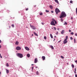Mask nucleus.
<instances>
[{"label":"nucleus","mask_w":77,"mask_h":77,"mask_svg":"<svg viewBox=\"0 0 77 77\" xmlns=\"http://www.w3.org/2000/svg\"><path fill=\"white\" fill-rule=\"evenodd\" d=\"M70 3H72V1H70Z\"/></svg>","instance_id":"35"},{"label":"nucleus","mask_w":77,"mask_h":77,"mask_svg":"<svg viewBox=\"0 0 77 77\" xmlns=\"http://www.w3.org/2000/svg\"><path fill=\"white\" fill-rule=\"evenodd\" d=\"M69 32H71V29H70L69 30Z\"/></svg>","instance_id":"45"},{"label":"nucleus","mask_w":77,"mask_h":77,"mask_svg":"<svg viewBox=\"0 0 77 77\" xmlns=\"http://www.w3.org/2000/svg\"><path fill=\"white\" fill-rule=\"evenodd\" d=\"M21 49V48L19 46H17L16 48V49L17 50H20Z\"/></svg>","instance_id":"6"},{"label":"nucleus","mask_w":77,"mask_h":77,"mask_svg":"<svg viewBox=\"0 0 77 77\" xmlns=\"http://www.w3.org/2000/svg\"><path fill=\"white\" fill-rule=\"evenodd\" d=\"M73 18L72 17H71V20H72Z\"/></svg>","instance_id":"46"},{"label":"nucleus","mask_w":77,"mask_h":77,"mask_svg":"<svg viewBox=\"0 0 77 77\" xmlns=\"http://www.w3.org/2000/svg\"><path fill=\"white\" fill-rule=\"evenodd\" d=\"M49 7H50V9H52L53 6H52V5H49Z\"/></svg>","instance_id":"14"},{"label":"nucleus","mask_w":77,"mask_h":77,"mask_svg":"<svg viewBox=\"0 0 77 77\" xmlns=\"http://www.w3.org/2000/svg\"><path fill=\"white\" fill-rule=\"evenodd\" d=\"M1 47H2V46H1V45H0V48H1Z\"/></svg>","instance_id":"56"},{"label":"nucleus","mask_w":77,"mask_h":77,"mask_svg":"<svg viewBox=\"0 0 77 77\" xmlns=\"http://www.w3.org/2000/svg\"><path fill=\"white\" fill-rule=\"evenodd\" d=\"M66 17V14H65V12L64 11H62L61 14L60 15V18H65Z\"/></svg>","instance_id":"1"},{"label":"nucleus","mask_w":77,"mask_h":77,"mask_svg":"<svg viewBox=\"0 0 77 77\" xmlns=\"http://www.w3.org/2000/svg\"><path fill=\"white\" fill-rule=\"evenodd\" d=\"M17 56L20 58H22L23 57V55L20 53H17Z\"/></svg>","instance_id":"2"},{"label":"nucleus","mask_w":77,"mask_h":77,"mask_svg":"<svg viewBox=\"0 0 77 77\" xmlns=\"http://www.w3.org/2000/svg\"><path fill=\"white\" fill-rule=\"evenodd\" d=\"M0 57H1V58H2V56H1Z\"/></svg>","instance_id":"57"},{"label":"nucleus","mask_w":77,"mask_h":77,"mask_svg":"<svg viewBox=\"0 0 77 77\" xmlns=\"http://www.w3.org/2000/svg\"><path fill=\"white\" fill-rule=\"evenodd\" d=\"M54 38H56V36L55 35V36H54Z\"/></svg>","instance_id":"60"},{"label":"nucleus","mask_w":77,"mask_h":77,"mask_svg":"<svg viewBox=\"0 0 77 77\" xmlns=\"http://www.w3.org/2000/svg\"><path fill=\"white\" fill-rule=\"evenodd\" d=\"M50 36L51 37V38H53V35H52V34H50Z\"/></svg>","instance_id":"19"},{"label":"nucleus","mask_w":77,"mask_h":77,"mask_svg":"<svg viewBox=\"0 0 77 77\" xmlns=\"http://www.w3.org/2000/svg\"><path fill=\"white\" fill-rule=\"evenodd\" d=\"M0 43H2V41L0 40Z\"/></svg>","instance_id":"53"},{"label":"nucleus","mask_w":77,"mask_h":77,"mask_svg":"<svg viewBox=\"0 0 77 77\" xmlns=\"http://www.w3.org/2000/svg\"><path fill=\"white\" fill-rule=\"evenodd\" d=\"M42 59H43V60H44L45 59V56H42Z\"/></svg>","instance_id":"12"},{"label":"nucleus","mask_w":77,"mask_h":77,"mask_svg":"<svg viewBox=\"0 0 77 77\" xmlns=\"http://www.w3.org/2000/svg\"><path fill=\"white\" fill-rule=\"evenodd\" d=\"M75 77H77V75L76 74L75 75Z\"/></svg>","instance_id":"48"},{"label":"nucleus","mask_w":77,"mask_h":77,"mask_svg":"<svg viewBox=\"0 0 77 77\" xmlns=\"http://www.w3.org/2000/svg\"><path fill=\"white\" fill-rule=\"evenodd\" d=\"M11 26H9V29H10V28H11Z\"/></svg>","instance_id":"52"},{"label":"nucleus","mask_w":77,"mask_h":77,"mask_svg":"<svg viewBox=\"0 0 77 77\" xmlns=\"http://www.w3.org/2000/svg\"><path fill=\"white\" fill-rule=\"evenodd\" d=\"M35 36H38V34L37 33H36L35 32H33Z\"/></svg>","instance_id":"15"},{"label":"nucleus","mask_w":77,"mask_h":77,"mask_svg":"<svg viewBox=\"0 0 77 77\" xmlns=\"http://www.w3.org/2000/svg\"><path fill=\"white\" fill-rule=\"evenodd\" d=\"M25 49H26V50H27V51H29V48H28V47L26 46L25 47Z\"/></svg>","instance_id":"9"},{"label":"nucleus","mask_w":77,"mask_h":77,"mask_svg":"<svg viewBox=\"0 0 77 77\" xmlns=\"http://www.w3.org/2000/svg\"><path fill=\"white\" fill-rule=\"evenodd\" d=\"M42 25H44V23H42Z\"/></svg>","instance_id":"51"},{"label":"nucleus","mask_w":77,"mask_h":77,"mask_svg":"<svg viewBox=\"0 0 77 77\" xmlns=\"http://www.w3.org/2000/svg\"><path fill=\"white\" fill-rule=\"evenodd\" d=\"M60 57L61 58H62V59H64V57H63V56H61Z\"/></svg>","instance_id":"29"},{"label":"nucleus","mask_w":77,"mask_h":77,"mask_svg":"<svg viewBox=\"0 0 77 77\" xmlns=\"http://www.w3.org/2000/svg\"><path fill=\"white\" fill-rule=\"evenodd\" d=\"M60 20L61 22H63V19L61 18Z\"/></svg>","instance_id":"23"},{"label":"nucleus","mask_w":77,"mask_h":77,"mask_svg":"<svg viewBox=\"0 0 77 77\" xmlns=\"http://www.w3.org/2000/svg\"><path fill=\"white\" fill-rule=\"evenodd\" d=\"M33 36V34L32 35V36Z\"/></svg>","instance_id":"59"},{"label":"nucleus","mask_w":77,"mask_h":77,"mask_svg":"<svg viewBox=\"0 0 77 77\" xmlns=\"http://www.w3.org/2000/svg\"><path fill=\"white\" fill-rule=\"evenodd\" d=\"M61 41V40H60V41H58V43H59V42H60Z\"/></svg>","instance_id":"47"},{"label":"nucleus","mask_w":77,"mask_h":77,"mask_svg":"<svg viewBox=\"0 0 77 77\" xmlns=\"http://www.w3.org/2000/svg\"><path fill=\"white\" fill-rule=\"evenodd\" d=\"M11 26H12V27H14V24H12L11 25Z\"/></svg>","instance_id":"26"},{"label":"nucleus","mask_w":77,"mask_h":77,"mask_svg":"<svg viewBox=\"0 0 77 77\" xmlns=\"http://www.w3.org/2000/svg\"><path fill=\"white\" fill-rule=\"evenodd\" d=\"M54 28L55 30H56V27H54Z\"/></svg>","instance_id":"39"},{"label":"nucleus","mask_w":77,"mask_h":77,"mask_svg":"<svg viewBox=\"0 0 77 77\" xmlns=\"http://www.w3.org/2000/svg\"><path fill=\"white\" fill-rule=\"evenodd\" d=\"M30 27L32 30H36V27L34 26L31 25V24H30Z\"/></svg>","instance_id":"4"},{"label":"nucleus","mask_w":77,"mask_h":77,"mask_svg":"<svg viewBox=\"0 0 77 77\" xmlns=\"http://www.w3.org/2000/svg\"><path fill=\"white\" fill-rule=\"evenodd\" d=\"M35 68H38V66H35Z\"/></svg>","instance_id":"54"},{"label":"nucleus","mask_w":77,"mask_h":77,"mask_svg":"<svg viewBox=\"0 0 77 77\" xmlns=\"http://www.w3.org/2000/svg\"><path fill=\"white\" fill-rule=\"evenodd\" d=\"M6 66H9V64H8V63H7Z\"/></svg>","instance_id":"34"},{"label":"nucleus","mask_w":77,"mask_h":77,"mask_svg":"<svg viewBox=\"0 0 77 77\" xmlns=\"http://www.w3.org/2000/svg\"><path fill=\"white\" fill-rule=\"evenodd\" d=\"M52 20L53 21H54L56 20H55V19H54V18H52Z\"/></svg>","instance_id":"37"},{"label":"nucleus","mask_w":77,"mask_h":77,"mask_svg":"<svg viewBox=\"0 0 77 77\" xmlns=\"http://www.w3.org/2000/svg\"><path fill=\"white\" fill-rule=\"evenodd\" d=\"M74 43H76V42H75V39L74 38Z\"/></svg>","instance_id":"31"},{"label":"nucleus","mask_w":77,"mask_h":77,"mask_svg":"<svg viewBox=\"0 0 77 77\" xmlns=\"http://www.w3.org/2000/svg\"><path fill=\"white\" fill-rule=\"evenodd\" d=\"M26 11H28L29 10V8H27L26 9Z\"/></svg>","instance_id":"41"},{"label":"nucleus","mask_w":77,"mask_h":77,"mask_svg":"<svg viewBox=\"0 0 77 77\" xmlns=\"http://www.w3.org/2000/svg\"><path fill=\"white\" fill-rule=\"evenodd\" d=\"M45 12H49V11L47 10H46Z\"/></svg>","instance_id":"27"},{"label":"nucleus","mask_w":77,"mask_h":77,"mask_svg":"<svg viewBox=\"0 0 77 77\" xmlns=\"http://www.w3.org/2000/svg\"><path fill=\"white\" fill-rule=\"evenodd\" d=\"M7 12H8V13H9V12H10V11H9V10H7Z\"/></svg>","instance_id":"38"},{"label":"nucleus","mask_w":77,"mask_h":77,"mask_svg":"<svg viewBox=\"0 0 77 77\" xmlns=\"http://www.w3.org/2000/svg\"><path fill=\"white\" fill-rule=\"evenodd\" d=\"M27 56L28 58H29L30 57V55L29 54H27Z\"/></svg>","instance_id":"10"},{"label":"nucleus","mask_w":77,"mask_h":77,"mask_svg":"<svg viewBox=\"0 0 77 77\" xmlns=\"http://www.w3.org/2000/svg\"><path fill=\"white\" fill-rule=\"evenodd\" d=\"M51 25L52 26H56V24L54 23V22L53 20H52L50 23Z\"/></svg>","instance_id":"5"},{"label":"nucleus","mask_w":77,"mask_h":77,"mask_svg":"<svg viewBox=\"0 0 77 77\" xmlns=\"http://www.w3.org/2000/svg\"><path fill=\"white\" fill-rule=\"evenodd\" d=\"M5 69L6 70L7 74H8L9 73V70L7 69Z\"/></svg>","instance_id":"13"},{"label":"nucleus","mask_w":77,"mask_h":77,"mask_svg":"<svg viewBox=\"0 0 77 77\" xmlns=\"http://www.w3.org/2000/svg\"><path fill=\"white\" fill-rule=\"evenodd\" d=\"M51 48H52V50H53V49H54V47H53V46L52 45H51L50 46Z\"/></svg>","instance_id":"18"},{"label":"nucleus","mask_w":77,"mask_h":77,"mask_svg":"<svg viewBox=\"0 0 77 77\" xmlns=\"http://www.w3.org/2000/svg\"><path fill=\"white\" fill-rule=\"evenodd\" d=\"M63 25H67V23L66 22H65V23L63 24Z\"/></svg>","instance_id":"22"},{"label":"nucleus","mask_w":77,"mask_h":77,"mask_svg":"<svg viewBox=\"0 0 77 77\" xmlns=\"http://www.w3.org/2000/svg\"><path fill=\"white\" fill-rule=\"evenodd\" d=\"M71 35H74V33L72 32L71 33H70Z\"/></svg>","instance_id":"32"},{"label":"nucleus","mask_w":77,"mask_h":77,"mask_svg":"<svg viewBox=\"0 0 77 77\" xmlns=\"http://www.w3.org/2000/svg\"><path fill=\"white\" fill-rule=\"evenodd\" d=\"M37 62H38V58H36L35 59L34 63H37Z\"/></svg>","instance_id":"8"},{"label":"nucleus","mask_w":77,"mask_h":77,"mask_svg":"<svg viewBox=\"0 0 77 77\" xmlns=\"http://www.w3.org/2000/svg\"><path fill=\"white\" fill-rule=\"evenodd\" d=\"M76 14H77V8L76 9Z\"/></svg>","instance_id":"36"},{"label":"nucleus","mask_w":77,"mask_h":77,"mask_svg":"<svg viewBox=\"0 0 77 77\" xmlns=\"http://www.w3.org/2000/svg\"><path fill=\"white\" fill-rule=\"evenodd\" d=\"M55 41V38H54V40H53V41Z\"/></svg>","instance_id":"58"},{"label":"nucleus","mask_w":77,"mask_h":77,"mask_svg":"<svg viewBox=\"0 0 77 77\" xmlns=\"http://www.w3.org/2000/svg\"><path fill=\"white\" fill-rule=\"evenodd\" d=\"M68 36H66L65 39H66V40H67V39H68Z\"/></svg>","instance_id":"25"},{"label":"nucleus","mask_w":77,"mask_h":77,"mask_svg":"<svg viewBox=\"0 0 77 77\" xmlns=\"http://www.w3.org/2000/svg\"><path fill=\"white\" fill-rule=\"evenodd\" d=\"M54 22H55V24H57V21H56V20H55L54 21Z\"/></svg>","instance_id":"28"},{"label":"nucleus","mask_w":77,"mask_h":77,"mask_svg":"<svg viewBox=\"0 0 77 77\" xmlns=\"http://www.w3.org/2000/svg\"><path fill=\"white\" fill-rule=\"evenodd\" d=\"M0 75H1V72H0Z\"/></svg>","instance_id":"61"},{"label":"nucleus","mask_w":77,"mask_h":77,"mask_svg":"<svg viewBox=\"0 0 77 77\" xmlns=\"http://www.w3.org/2000/svg\"><path fill=\"white\" fill-rule=\"evenodd\" d=\"M75 35L76 36H77V33H75Z\"/></svg>","instance_id":"40"},{"label":"nucleus","mask_w":77,"mask_h":77,"mask_svg":"<svg viewBox=\"0 0 77 77\" xmlns=\"http://www.w3.org/2000/svg\"><path fill=\"white\" fill-rule=\"evenodd\" d=\"M75 63H77V60H76L75 61Z\"/></svg>","instance_id":"43"},{"label":"nucleus","mask_w":77,"mask_h":77,"mask_svg":"<svg viewBox=\"0 0 77 77\" xmlns=\"http://www.w3.org/2000/svg\"><path fill=\"white\" fill-rule=\"evenodd\" d=\"M74 73H75V74H76V71H75V72H74Z\"/></svg>","instance_id":"55"},{"label":"nucleus","mask_w":77,"mask_h":77,"mask_svg":"<svg viewBox=\"0 0 77 77\" xmlns=\"http://www.w3.org/2000/svg\"><path fill=\"white\" fill-rule=\"evenodd\" d=\"M55 2L56 3H58V4H59V1H58V0H54Z\"/></svg>","instance_id":"11"},{"label":"nucleus","mask_w":77,"mask_h":77,"mask_svg":"<svg viewBox=\"0 0 77 77\" xmlns=\"http://www.w3.org/2000/svg\"><path fill=\"white\" fill-rule=\"evenodd\" d=\"M26 28H28V27H27V26H26Z\"/></svg>","instance_id":"63"},{"label":"nucleus","mask_w":77,"mask_h":77,"mask_svg":"<svg viewBox=\"0 0 77 77\" xmlns=\"http://www.w3.org/2000/svg\"><path fill=\"white\" fill-rule=\"evenodd\" d=\"M55 11L57 15L58 14V13H59V12H60V10H59V9L57 8H56Z\"/></svg>","instance_id":"3"},{"label":"nucleus","mask_w":77,"mask_h":77,"mask_svg":"<svg viewBox=\"0 0 77 77\" xmlns=\"http://www.w3.org/2000/svg\"><path fill=\"white\" fill-rule=\"evenodd\" d=\"M65 32V31L64 30H63L61 32V34H63V33Z\"/></svg>","instance_id":"16"},{"label":"nucleus","mask_w":77,"mask_h":77,"mask_svg":"<svg viewBox=\"0 0 77 77\" xmlns=\"http://www.w3.org/2000/svg\"><path fill=\"white\" fill-rule=\"evenodd\" d=\"M33 66H32V70H33Z\"/></svg>","instance_id":"42"},{"label":"nucleus","mask_w":77,"mask_h":77,"mask_svg":"<svg viewBox=\"0 0 77 77\" xmlns=\"http://www.w3.org/2000/svg\"><path fill=\"white\" fill-rule=\"evenodd\" d=\"M44 39H47V37H46V36H45L44 37Z\"/></svg>","instance_id":"30"},{"label":"nucleus","mask_w":77,"mask_h":77,"mask_svg":"<svg viewBox=\"0 0 77 77\" xmlns=\"http://www.w3.org/2000/svg\"><path fill=\"white\" fill-rule=\"evenodd\" d=\"M56 34L57 35V34H58V32H56Z\"/></svg>","instance_id":"49"},{"label":"nucleus","mask_w":77,"mask_h":77,"mask_svg":"<svg viewBox=\"0 0 77 77\" xmlns=\"http://www.w3.org/2000/svg\"><path fill=\"white\" fill-rule=\"evenodd\" d=\"M33 65H34L33 64H32V66H33Z\"/></svg>","instance_id":"62"},{"label":"nucleus","mask_w":77,"mask_h":77,"mask_svg":"<svg viewBox=\"0 0 77 77\" xmlns=\"http://www.w3.org/2000/svg\"><path fill=\"white\" fill-rule=\"evenodd\" d=\"M36 74L37 75H39V72H38V71L36 72Z\"/></svg>","instance_id":"20"},{"label":"nucleus","mask_w":77,"mask_h":77,"mask_svg":"<svg viewBox=\"0 0 77 77\" xmlns=\"http://www.w3.org/2000/svg\"><path fill=\"white\" fill-rule=\"evenodd\" d=\"M51 13H53L54 12V11H51Z\"/></svg>","instance_id":"44"},{"label":"nucleus","mask_w":77,"mask_h":77,"mask_svg":"<svg viewBox=\"0 0 77 77\" xmlns=\"http://www.w3.org/2000/svg\"><path fill=\"white\" fill-rule=\"evenodd\" d=\"M70 39L71 40H72V39H73V38H72V37H70Z\"/></svg>","instance_id":"33"},{"label":"nucleus","mask_w":77,"mask_h":77,"mask_svg":"<svg viewBox=\"0 0 77 77\" xmlns=\"http://www.w3.org/2000/svg\"><path fill=\"white\" fill-rule=\"evenodd\" d=\"M67 65H68V64H69L68 63H67Z\"/></svg>","instance_id":"64"},{"label":"nucleus","mask_w":77,"mask_h":77,"mask_svg":"<svg viewBox=\"0 0 77 77\" xmlns=\"http://www.w3.org/2000/svg\"><path fill=\"white\" fill-rule=\"evenodd\" d=\"M75 71H76V68H75Z\"/></svg>","instance_id":"50"},{"label":"nucleus","mask_w":77,"mask_h":77,"mask_svg":"<svg viewBox=\"0 0 77 77\" xmlns=\"http://www.w3.org/2000/svg\"><path fill=\"white\" fill-rule=\"evenodd\" d=\"M39 15H43V13H42V12H40L39 13Z\"/></svg>","instance_id":"21"},{"label":"nucleus","mask_w":77,"mask_h":77,"mask_svg":"<svg viewBox=\"0 0 77 77\" xmlns=\"http://www.w3.org/2000/svg\"><path fill=\"white\" fill-rule=\"evenodd\" d=\"M72 68H74V64H72Z\"/></svg>","instance_id":"24"},{"label":"nucleus","mask_w":77,"mask_h":77,"mask_svg":"<svg viewBox=\"0 0 77 77\" xmlns=\"http://www.w3.org/2000/svg\"><path fill=\"white\" fill-rule=\"evenodd\" d=\"M19 42L18 41H16L15 43L16 45H18Z\"/></svg>","instance_id":"17"},{"label":"nucleus","mask_w":77,"mask_h":77,"mask_svg":"<svg viewBox=\"0 0 77 77\" xmlns=\"http://www.w3.org/2000/svg\"><path fill=\"white\" fill-rule=\"evenodd\" d=\"M63 42V44H66V43L68 42V41L65 39Z\"/></svg>","instance_id":"7"}]
</instances>
